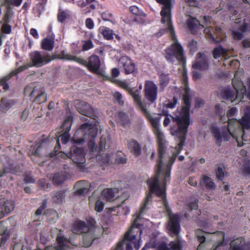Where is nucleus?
Instances as JSON below:
<instances>
[{
	"instance_id": "1",
	"label": "nucleus",
	"mask_w": 250,
	"mask_h": 250,
	"mask_svg": "<svg viewBox=\"0 0 250 250\" xmlns=\"http://www.w3.org/2000/svg\"><path fill=\"white\" fill-rule=\"evenodd\" d=\"M183 69L182 80L184 86L182 93H180V96L182 94L185 105L181 108L179 115L175 118H172L173 121L178 125L177 131L180 134L179 136L181 138V140L178 144L176 153L169 158L168 161L167 162H164V161L165 147L164 135L159 128L160 117L159 116L154 117L149 114L146 106L142 102L140 91L131 90L130 92L135 102L139 106L143 113L150 122L153 128L154 133L158 140L159 160L157 161L155 169V175L153 178L149 179L148 182L150 184L151 191H155L158 195L163 196H164V191L161 190L158 186L155 187V185H157L158 180L164 181L165 183L169 181L171 166L175 160L177 154L180 152L184 145V141L188 131V128L190 124L189 113L190 108L189 89L188 85L187 72L184 68H183Z\"/></svg>"
},
{
	"instance_id": "2",
	"label": "nucleus",
	"mask_w": 250,
	"mask_h": 250,
	"mask_svg": "<svg viewBox=\"0 0 250 250\" xmlns=\"http://www.w3.org/2000/svg\"><path fill=\"white\" fill-rule=\"evenodd\" d=\"M156 1L163 5L160 12L161 22L167 26V29L170 33L171 38L173 42L165 50V58L167 61L173 62L175 60L179 61L184 66L185 58L182 47L177 42L173 26L171 21V9L172 0H156Z\"/></svg>"
},
{
	"instance_id": "3",
	"label": "nucleus",
	"mask_w": 250,
	"mask_h": 250,
	"mask_svg": "<svg viewBox=\"0 0 250 250\" xmlns=\"http://www.w3.org/2000/svg\"><path fill=\"white\" fill-rule=\"evenodd\" d=\"M147 182L149 184V186H150V184L148 182V181ZM166 183H165L164 181L158 180L157 185H155V187L158 186L160 189L164 191V196L158 195L155 191H152L151 189H150V192L147 195L143 206L141 207L137 218L134 221L129 229L125 234L124 238L125 239L133 243L134 245V248L137 250H138L141 247L140 240L141 238V235L143 232L142 226L139 224L138 221L140 219L141 215L148 208L149 204L151 202L152 199L151 193H154L158 197L161 198L166 208H167V203L166 200L165 193V185ZM149 188H150V187H149Z\"/></svg>"
},
{
	"instance_id": "4",
	"label": "nucleus",
	"mask_w": 250,
	"mask_h": 250,
	"mask_svg": "<svg viewBox=\"0 0 250 250\" xmlns=\"http://www.w3.org/2000/svg\"><path fill=\"white\" fill-rule=\"evenodd\" d=\"M237 112L235 107L230 108L227 113L228 118V135H226L223 133V136L226 141L231 137L236 140L238 146L243 145V141H246L247 138L244 130L250 129V113H245L244 116L240 120H237L230 118L234 116Z\"/></svg>"
},
{
	"instance_id": "5",
	"label": "nucleus",
	"mask_w": 250,
	"mask_h": 250,
	"mask_svg": "<svg viewBox=\"0 0 250 250\" xmlns=\"http://www.w3.org/2000/svg\"><path fill=\"white\" fill-rule=\"evenodd\" d=\"M103 228L96 225L95 220L91 218L86 219V223L83 221H76L72 231L78 234H83L82 245L84 247H90L94 240L98 239L103 233Z\"/></svg>"
},
{
	"instance_id": "6",
	"label": "nucleus",
	"mask_w": 250,
	"mask_h": 250,
	"mask_svg": "<svg viewBox=\"0 0 250 250\" xmlns=\"http://www.w3.org/2000/svg\"><path fill=\"white\" fill-rule=\"evenodd\" d=\"M98 129V124H96L95 122L91 124L86 123L82 124L74 136V142L77 144H80L84 140H88L89 145L91 146L93 151L96 148L93 140L97 136Z\"/></svg>"
},
{
	"instance_id": "7",
	"label": "nucleus",
	"mask_w": 250,
	"mask_h": 250,
	"mask_svg": "<svg viewBox=\"0 0 250 250\" xmlns=\"http://www.w3.org/2000/svg\"><path fill=\"white\" fill-rule=\"evenodd\" d=\"M60 59H63L66 61H74L87 67L90 71L97 73L101 66V62L98 56L91 55L88 59V62L84 60L73 56L69 53H66L64 50L62 51L60 54L58 56Z\"/></svg>"
},
{
	"instance_id": "8",
	"label": "nucleus",
	"mask_w": 250,
	"mask_h": 250,
	"mask_svg": "<svg viewBox=\"0 0 250 250\" xmlns=\"http://www.w3.org/2000/svg\"><path fill=\"white\" fill-rule=\"evenodd\" d=\"M30 57L32 64L24 65L20 67L17 70L14 71L17 74L29 67L34 66L41 67L54 59V58L48 54H42L40 52L36 51L30 53Z\"/></svg>"
},
{
	"instance_id": "9",
	"label": "nucleus",
	"mask_w": 250,
	"mask_h": 250,
	"mask_svg": "<svg viewBox=\"0 0 250 250\" xmlns=\"http://www.w3.org/2000/svg\"><path fill=\"white\" fill-rule=\"evenodd\" d=\"M61 157L65 159L69 158V161L73 162L78 167L83 168L85 162L83 149L80 147L73 146L71 148L68 155L66 154H61Z\"/></svg>"
},
{
	"instance_id": "10",
	"label": "nucleus",
	"mask_w": 250,
	"mask_h": 250,
	"mask_svg": "<svg viewBox=\"0 0 250 250\" xmlns=\"http://www.w3.org/2000/svg\"><path fill=\"white\" fill-rule=\"evenodd\" d=\"M239 74V73L238 72H236L232 80L233 86L237 92L236 99H240L241 101L244 96L246 95L250 100V79L248 81L249 91L247 93L245 86H244L242 82L240 80V78L238 77Z\"/></svg>"
},
{
	"instance_id": "11",
	"label": "nucleus",
	"mask_w": 250,
	"mask_h": 250,
	"mask_svg": "<svg viewBox=\"0 0 250 250\" xmlns=\"http://www.w3.org/2000/svg\"><path fill=\"white\" fill-rule=\"evenodd\" d=\"M27 86L25 89L26 94L29 93L31 97L35 98L34 101L38 104L43 103L46 101V98L43 89L38 84Z\"/></svg>"
},
{
	"instance_id": "12",
	"label": "nucleus",
	"mask_w": 250,
	"mask_h": 250,
	"mask_svg": "<svg viewBox=\"0 0 250 250\" xmlns=\"http://www.w3.org/2000/svg\"><path fill=\"white\" fill-rule=\"evenodd\" d=\"M147 246L155 250H181V244L178 238L176 241L171 242L168 246L164 242L156 243L154 239L148 243Z\"/></svg>"
},
{
	"instance_id": "13",
	"label": "nucleus",
	"mask_w": 250,
	"mask_h": 250,
	"mask_svg": "<svg viewBox=\"0 0 250 250\" xmlns=\"http://www.w3.org/2000/svg\"><path fill=\"white\" fill-rule=\"evenodd\" d=\"M169 221L167 224V229L170 235L178 236L180 228L179 224L180 217L178 215L172 214L167 209Z\"/></svg>"
},
{
	"instance_id": "14",
	"label": "nucleus",
	"mask_w": 250,
	"mask_h": 250,
	"mask_svg": "<svg viewBox=\"0 0 250 250\" xmlns=\"http://www.w3.org/2000/svg\"><path fill=\"white\" fill-rule=\"evenodd\" d=\"M145 92L146 98L151 103L154 102L157 97V85L151 81H147L145 83Z\"/></svg>"
},
{
	"instance_id": "15",
	"label": "nucleus",
	"mask_w": 250,
	"mask_h": 250,
	"mask_svg": "<svg viewBox=\"0 0 250 250\" xmlns=\"http://www.w3.org/2000/svg\"><path fill=\"white\" fill-rule=\"evenodd\" d=\"M77 111L82 115L94 118L95 117L94 110L93 108L85 102H80L77 100L75 102Z\"/></svg>"
},
{
	"instance_id": "16",
	"label": "nucleus",
	"mask_w": 250,
	"mask_h": 250,
	"mask_svg": "<svg viewBox=\"0 0 250 250\" xmlns=\"http://www.w3.org/2000/svg\"><path fill=\"white\" fill-rule=\"evenodd\" d=\"M119 66L124 70L125 74L132 73L135 69V64L127 56H123L119 61Z\"/></svg>"
},
{
	"instance_id": "17",
	"label": "nucleus",
	"mask_w": 250,
	"mask_h": 250,
	"mask_svg": "<svg viewBox=\"0 0 250 250\" xmlns=\"http://www.w3.org/2000/svg\"><path fill=\"white\" fill-rule=\"evenodd\" d=\"M192 67L194 69L204 71L208 69V59L204 54L201 53L197 54V59Z\"/></svg>"
},
{
	"instance_id": "18",
	"label": "nucleus",
	"mask_w": 250,
	"mask_h": 250,
	"mask_svg": "<svg viewBox=\"0 0 250 250\" xmlns=\"http://www.w3.org/2000/svg\"><path fill=\"white\" fill-rule=\"evenodd\" d=\"M127 146L130 152L135 157H138L141 154V145L135 140H129L127 143Z\"/></svg>"
},
{
	"instance_id": "19",
	"label": "nucleus",
	"mask_w": 250,
	"mask_h": 250,
	"mask_svg": "<svg viewBox=\"0 0 250 250\" xmlns=\"http://www.w3.org/2000/svg\"><path fill=\"white\" fill-rule=\"evenodd\" d=\"M74 188L75 194L77 195H84L89 191L88 183L85 181H80L76 182Z\"/></svg>"
},
{
	"instance_id": "20",
	"label": "nucleus",
	"mask_w": 250,
	"mask_h": 250,
	"mask_svg": "<svg viewBox=\"0 0 250 250\" xmlns=\"http://www.w3.org/2000/svg\"><path fill=\"white\" fill-rule=\"evenodd\" d=\"M211 131L216 140L217 143L219 145H220L222 142V139H223L224 141H226L223 136V134L224 133L226 135H228L229 127L225 131H223L222 133H221L219 129L217 126L213 125L211 127Z\"/></svg>"
},
{
	"instance_id": "21",
	"label": "nucleus",
	"mask_w": 250,
	"mask_h": 250,
	"mask_svg": "<svg viewBox=\"0 0 250 250\" xmlns=\"http://www.w3.org/2000/svg\"><path fill=\"white\" fill-rule=\"evenodd\" d=\"M230 245L231 250H246L248 248L242 238L232 241Z\"/></svg>"
},
{
	"instance_id": "22",
	"label": "nucleus",
	"mask_w": 250,
	"mask_h": 250,
	"mask_svg": "<svg viewBox=\"0 0 250 250\" xmlns=\"http://www.w3.org/2000/svg\"><path fill=\"white\" fill-rule=\"evenodd\" d=\"M0 209L4 210L5 213L8 214L14 209L13 201L9 200H3L0 201Z\"/></svg>"
},
{
	"instance_id": "23",
	"label": "nucleus",
	"mask_w": 250,
	"mask_h": 250,
	"mask_svg": "<svg viewBox=\"0 0 250 250\" xmlns=\"http://www.w3.org/2000/svg\"><path fill=\"white\" fill-rule=\"evenodd\" d=\"M213 55L214 59H216L220 56H222L227 60L229 57L227 50L223 48L221 46H219L214 48L213 52Z\"/></svg>"
},
{
	"instance_id": "24",
	"label": "nucleus",
	"mask_w": 250,
	"mask_h": 250,
	"mask_svg": "<svg viewBox=\"0 0 250 250\" xmlns=\"http://www.w3.org/2000/svg\"><path fill=\"white\" fill-rule=\"evenodd\" d=\"M54 42L53 39L48 38L43 39L41 42V48L46 51H52L54 48Z\"/></svg>"
},
{
	"instance_id": "25",
	"label": "nucleus",
	"mask_w": 250,
	"mask_h": 250,
	"mask_svg": "<svg viewBox=\"0 0 250 250\" xmlns=\"http://www.w3.org/2000/svg\"><path fill=\"white\" fill-rule=\"evenodd\" d=\"M16 73L15 71H12L9 74L2 77L0 79V86H2L4 90H7L9 89L8 81L13 76L16 75Z\"/></svg>"
},
{
	"instance_id": "26",
	"label": "nucleus",
	"mask_w": 250,
	"mask_h": 250,
	"mask_svg": "<svg viewBox=\"0 0 250 250\" xmlns=\"http://www.w3.org/2000/svg\"><path fill=\"white\" fill-rule=\"evenodd\" d=\"M118 192L117 188H107L103 190V196L107 201H112Z\"/></svg>"
},
{
	"instance_id": "27",
	"label": "nucleus",
	"mask_w": 250,
	"mask_h": 250,
	"mask_svg": "<svg viewBox=\"0 0 250 250\" xmlns=\"http://www.w3.org/2000/svg\"><path fill=\"white\" fill-rule=\"evenodd\" d=\"M127 240H122L117 244L114 250H132V246Z\"/></svg>"
},
{
	"instance_id": "28",
	"label": "nucleus",
	"mask_w": 250,
	"mask_h": 250,
	"mask_svg": "<svg viewBox=\"0 0 250 250\" xmlns=\"http://www.w3.org/2000/svg\"><path fill=\"white\" fill-rule=\"evenodd\" d=\"M7 227L4 226L2 222H0V235H2L0 247L5 243L9 237V233L7 232Z\"/></svg>"
},
{
	"instance_id": "29",
	"label": "nucleus",
	"mask_w": 250,
	"mask_h": 250,
	"mask_svg": "<svg viewBox=\"0 0 250 250\" xmlns=\"http://www.w3.org/2000/svg\"><path fill=\"white\" fill-rule=\"evenodd\" d=\"M200 184L205 186L208 188H214L215 187V185L211 179L209 177L205 175L202 176Z\"/></svg>"
},
{
	"instance_id": "30",
	"label": "nucleus",
	"mask_w": 250,
	"mask_h": 250,
	"mask_svg": "<svg viewBox=\"0 0 250 250\" xmlns=\"http://www.w3.org/2000/svg\"><path fill=\"white\" fill-rule=\"evenodd\" d=\"M65 196V195L63 191H56L53 192L52 199L53 202L60 204L64 201Z\"/></svg>"
},
{
	"instance_id": "31",
	"label": "nucleus",
	"mask_w": 250,
	"mask_h": 250,
	"mask_svg": "<svg viewBox=\"0 0 250 250\" xmlns=\"http://www.w3.org/2000/svg\"><path fill=\"white\" fill-rule=\"evenodd\" d=\"M119 118L121 125L125 127H127L129 126L130 124V120L128 116L124 112H120L118 114Z\"/></svg>"
},
{
	"instance_id": "32",
	"label": "nucleus",
	"mask_w": 250,
	"mask_h": 250,
	"mask_svg": "<svg viewBox=\"0 0 250 250\" xmlns=\"http://www.w3.org/2000/svg\"><path fill=\"white\" fill-rule=\"evenodd\" d=\"M111 143L110 139L107 135H103L101 137L100 146L101 150L106 149L110 146Z\"/></svg>"
},
{
	"instance_id": "33",
	"label": "nucleus",
	"mask_w": 250,
	"mask_h": 250,
	"mask_svg": "<svg viewBox=\"0 0 250 250\" xmlns=\"http://www.w3.org/2000/svg\"><path fill=\"white\" fill-rule=\"evenodd\" d=\"M187 23L189 28L191 30L194 29L197 25L201 26L202 27L204 26V25L200 24L198 20L192 17L188 18L187 21Z\"/></svg>"
},
{
	"instance_id": "34",
	"label": "nucleus",
	"mask_w": 250,
	"mask_h": 250,
	"mask_svg": "<svg viewBox=\"0 0 250 250\" xmlns=\"http://www.w3.org/2000/svg\"><path fill=\"white\" fill-rule=\"evenodd\" d=\"M72 119L71 117H67L64 121L62 125V131L65 132H68L72 125Z\"/></svg>"
},
{
	"instance_id": "35",
	"label": "nucleus",
	"mask_w": 250,
	"mask_h": 250,
	"mask_svg": "<svg viewBox=\"0 0 250 250\" xmlns=\"http://www.w3.org/2000/svg\"><path fill=\"white\" fill-rule=\"evenodd\" d=\"M65 178L64 174L62 175V173H57L54 175L53 181L55 184L59 185L62 183L65 180Z\"/></svg>"
},
{
	"instance_id": "36",
	"label": "nucleus",
	"mask_w": 250,
	"mask_h": 250,
	"mask_svg": "<svg viewBox=\"0 0 250 250\" xmlns=\"http://www.w3.org/2000/svg\"><path fill=\"white\" fill-rule=\"evenodd\" d=\"M169 82V78L167 74L162 73L160 75V85L163 87H166Z\"/></svg>"
},
{
	"instance_id": "37",
	"label": "nucleus",
	"mask_w": 250,
	"mask_h": 250,
	"mask_svg": "<svg viewBox=\"0 0 250 250\" xmlns=\"http://www.w3.org/2000/svg\"><path fill=\"white\" fill-rule=\"evenodd\" d=\"M216 112L220 116V119L222 122H226V118L225 116V109L223 107H221L219 104L216 105L215 106Z\"/></svg>"
},
{
	"instance_id": "38",
	"label": "nucleus",
	"mask_w": 250,
	"mask_h": 250,
	"mask_svg": "<svg viewBox=\"0 0 250 250\" xmlns=\"http://www.w3.org/2000/svg\"><path fill=\"white\" fill-rule=\"evenodd\" d=\"M11 103L8 100L2 99L0 104V109L3 112L6 111L11 106Z\"/></svg>"
},
{
	"instance_id": "39",
	"label": "nucleus",
	"mask_w": 250,
	"mask_h": 250,
	"mask_svg": "<svg viewBox=\"0 0 250 250\" xmlns=\"http://www.w3.org/2000/svg\"><path fill=\"white\" fill-rule=\"evenodd\" d=\"M102 35L107 40H110L113 38V31L108 28L104 27L102 31Z\"/></svg>"
},
{
	"instance_id": "40",
	"label": "nucleus",
	"mask_w": 250,
	"mask_h": 250,
	"mask_svg": "<svg viewBox=\"0 0 250 250\" xmlns=\"http://www.w3.org/2000/svg\"><path fill=\"white\" fill-rule=\"evenodd\" d=\"M223 96L224 99L230 100L231 103L233 102L232 98L234 97V93L230 89L227 88L224 91Z\"/></svg>"
},
{
	"instance_id": "41",
	"label": "nucleus",
	"mask_w": 250,
	"mask_h": 250,
	"mask_svg": "<svg viewBox=\"0 0 250 250\" xmlns=\"http://www.w3.org/2000/svg\"><path fill=\"white\" fill-rule=\"evenodd\" d=\"M69 138L70 135L68 133L64 132L62 135L58 137L57 142L59 143L60 140H61L62 144H66L68 142Z\"/></svg>"
},
{
	"instance_id": "42",
	"label": "nucleus",
	"mask_w": 250,
	"mask_h": 250,
	"mask_svg": "<svg viewBox=\"0 0 250 250\" xmlns=\"http://www.w3.org/2000/svg\"><path fill=\"white\" fill-rule=\"evenodd\" d=\"M112 94L119 104H124L122 95L120 92H114Z\"/></svg>"
},
{
	"instance_id": "43",
	"label": "nucleus",
	"mask_w": 250,
	"mask_h": 250,
	"mask_svg": "<svg viewBox=\"0 0 250 250\" xmlns=\"http://www.w3.org/2000/svg\"><path fill=\"white\" fill-rule=\"evenodd\" d=\"M93 47V44L91 41L88 40L84 42L83 46V51H87Z\"/></svg>"
},
{
	"instance_id": "44",
	"label": "nucleus",
	"mask_w": 250,
	"mask_h": 250,
	"mask_svg": "<svg viewBox=\"0 0 250 250\" xmlns=\"http://www.w3.org/2000/svg\"><path fill=\"white\" fill-rule=\"evenodd\" d=\"M217 178L220 180H223L224 177V172L223 169L221 167H218L216 171Z\"/></svg>"
},
{
	"instance_id": "45",
	"label": "nucleus",
	"mask_w": 250,
	"mask_h": 250,
	"mask_svg": "<svg viewBox=\"0 0 250 250\" xmlns=\"http://www.w3.org/2000/svg\"><path fill=\"white\" fill-rule=\"evenodd\" d=\"M104 203L98 200L97 201L95 204V210L98 212H101L104 208Z\"/></svg>"
},
{
	"instance_id": "46",
	"label": "nucleus",
	"mask_w": 250,
	"mask_h": 250,
	"mask_svg": "<svg viewBox=\"0 0 250 250\" xmlns=\"http://www.w3.org/2000/svg\"><path fill=\"white\" fill-rule=\"evenodd\" d=\"M102 18L103 20L110 21L112 20V15L108 12H105L102 14Z\"/></svg>"
},
{
	"instance_id": "47",
	"label": "nucleus",
	"mask_w": 250,
	"mask_h": 250,
	"mask_svg": "<svg viewBox=\"0 0 250 250\" xmlns=\"http://www.w3.org/2000/svg\"><path fill=\"white\" fill-rule=\"evenodd\" d=\"M11 31V27L7 23L3 24L1 27V32L5 34H9Z\"/></svg>"
},
{
	"instance_id": "48",
	"label": "nucleus",
	"mask_w": 250,
	"mask_h": 250,
	"mask_svg": "<svg viewBox=\"0 0 250 250\" xmlns=\"http://www.w3.org/2000/svg\"><path fill=\"white\" fill-rule=\"evenodd\" d=\"M204 33L207 36V37L208 39H211V40L212 42H215V40L214 39V37H213L212 34L211 33V30L210 28H206L204 29Z\"/></svg>"
},
{
	"instance_id": "49",
	"label": "nucleus",
	"mask_w": 250,
	"mask_h": 250,
	"mask_svg": "<svg viewBox=\"0 0 250 250\" xmlns=\"http://www.w3.org/2000/svg\"><path fill=\"white\" fill-rule=\"evenodd\" d=\"M67 15L64 11H61L58 15V20L60 22H62L66 18Z\"/></svg>"
},
{
	"instance_id": "50",
	"label": "nucleus",
	"mask_w": 250,
	"mask_h": 250,
	"mask_svg": "<svg viewBox=\"0 0 250 250\" xmlns=\"http://www.w3.org/2000/svg\"><path fill=\"white\" fill-rule=\"evenodd\" d=\"M39 186L42 189H46L49 188V185L48 183H46V181L44 179H42L39 181Z\"/></svg>"
},
{
	"instance_id": "51",
	"label": "nucleus",
	"mask_w": 250,
	"mask_h": 250,
	"mask_svg": "<svg viewBox=\"0 0 250 250\" xmlns=\"http://www.w3.org/2000/svg\"><path fill=\"white\" fill-rule=\"evenodd\" d=\"M85 25L86 27L89 29H92L94 28V24L91 19L87 18L86 20Z\"/></svg>"
},
{
	"instance_id": "52",
	"label": "nucleus",
	"mask_w": 250,
	"mask_h": 250,
	"mask_svg": "<svg viewBox=\"0 0 250 250\" xmlns=\"http://www.w3.org/2000/svg\"><path fill=\"white\" fill-rule=\"evenodd\" d=\"M22 0H6V2L9 4L14 5L16 6H19Z\"/></svg>"
},
{
	"instance_id": "53",
	"label": "nucleus",
	"mask_w": 250,
	"mask_h": 250,
	"mask_svg": "<svg viewBox=\"0 0 250 250\" xmlns=\"http://www.w3.org/2000/svg\"><path fill=\"white\" fill-rule=\"evenodd\" d=\"M232 35L234 39L237 40L241 39L243 36L241 33L234 31L232 32Z\"/></svg>"
},
{
	"instance_id": "54",
	"label": "nucleus",
	"mask_w": 250,
	"mask_h": 250,
	"mask_svg": "<svg viewBox=\"0 0 250 250\" xmlns=\"http://www.w3.org/2000/svg\"><path fill=\"white\" fill-rule=\"evenodd\" d=\"M198 70L194 69L192 72L193 79L194 81H196L201 77V74L198 72Z\"/></svg>"
},
{
	"instance_id": "55",
	"label": "nucleus",
	"mask_w": 250,
	"mask_h": 250,
	"mask_svg": "<svg viewBox=\"0 0 250 250\" xmlns=\"http://www.w3.org/2000/svg\"><path fill=\"white\" fill-rule=\"evenodd\" d=\"M42 149V147L41 146L39 145L37 146V147L34 148L32 150V153L33 154L36 156H40V150Z\"/></svg>"
},
{
	"instance_id": "56",
	"label": "nucleus",
	"mask_w": 250,
	"mask_h": 250,
	"mask_svg": "<svg viewBox=\"0 0 250 250\" xmlns=\"http://www.w3.org/2000/svg\"><path fill=\"white\" fill-rule=\"evenodd\" d=\"M29 109H25L22 112L21 115V119L22 120H25L29 114Z\"/></svg>"
},
{
	"instance_id": "57",
	"label": "nucleus",
	"mask_w": 250,
	"mask_h": 250,
	"mask_svg": "<svg viewBox=\"0 0 250 250\" xmlns=\"http://www.w3.org/2000/svg\"><path fill=\"white\" fill-rule=\"evenodd\" d=\"M201 232V230L200 229L197 230L196 231V233L198 237V239L200 242V243H203L205 241V237L203 235L199 236L198 235V233Z\"/></svg>"
},
{
	"instance_id": "58",
	"label": "nucleus",
	"mask_w": 250,
	"mask_h": 250,
	"mask_svg": "<svg viewBox=\"0 0 250 250\" xmlns=\"http://www.w3.org/2000/svg\"><path fill=\"white\" fill-rule=\"evenodd\" d=\"M111 74L112 76L115 78L119 75L120 71L118 68H114L112 69Z\"/></svg>"
},
{
	"instance_id": "59",
	"label": "nucleus",
	"mask_w": 250,
	"mask_h": 250,
	"mask_svg": "<svg viewBox=\"0 0 250 250\" xmlns=\"http://www.w3.org/2000/svg\"><path fill=\"white\" fill-rule=\"evenodd\" d=\"M188 183L189 184H190L191 186L195 187L197 185V181L193 177H189L188 178Z\"/></svg>"
},
{
	"instance_id": "60",
	"label": "nucleus",
	"mask_w": 250,
	"mask_h": 250,
	"mask_svg": "<svg viewBox=\"0 0 250 250\" xmlns=\"http://www.w3.org/2000/svg\"><path fill=\"white\" fill-rule=\"evenodd\" d=\"M30 34L36 39L39 38V34H38V31L35 28L31 29Z\"/></svg>"
},
{
	"instance_id": "61",
	"label": "nucleus",
	"mask_w": 250,
	"mask_h": 250,
	"mask_svg": "<svg viewBox=\"0 0 250 250\" xmlns=\"http://www.w3.org/2000/svg\"><path fill=\"white\" fill-rule=\"evenodd\" d=\"M197 207V203L196 202H191L188 205V209L190 210L196 209Z\"/></svg>"
},
{
	"instance_id": "62",
	"label": "nucleus",
	"mask_w": 250,
	"mask_h": 250,
	"mask_svg": "<svg viewBox=\"0 0 250 250\" xmlns=\"http://www.w3.org/2000/svg\"><path fill=\"white\" fill-rule=\"evenodd\" d=\"M130 11L135 15H138L139 12V9L135 6H131L129 8Z\"/></svg>"
},
{
	"instance_id": "63",
	"label": "nucleus",
	"mask_w": 250,
	"mask_h": 250,
	"mask_svg": "<svg viewBox=\"0 0 250 250\" xmlns=\"http://www.w3.org/2000/svg\"><path fill=\"white\" fill-rule=\"evenodd\" d=\"M186 2L191 6H196L198 4L197 0H186Z\"/></svg>"
},
{
	"instance_id": "64",
	"label": "nucleus",
	"mask_w": 250,
	"mask_h": 250,
	"mask_svg": "<svg viewBox=\"0 0 250 250\" xmlns=\"http://www.w3.org/2000/svg\"><path fill=\"white\" fill-rule=\"evenodd\" d=\"M166 117L165 118V120L164 121V123L163 124H164V126H167L170 123V118L168 116V115L166 114Z\"/></svg>"
}]
</instances>
